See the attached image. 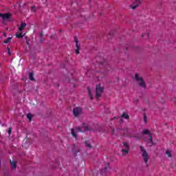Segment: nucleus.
<instances>
[{
	"instance_id": "c9c22d12",
	"label": "nucleus",
	"mask_w": 176,
	"mask_h": 176,
	"mask_svg": "<svg viewBox=\"0 0 176 176\" xmlns=\"http://www.w3.org/2000/svg\"><path fill=\"white\" fill-rule=\"evenodd\" d=\"M22 146H24V144H23Z\"/></svg>"
},
{
	"instance_id": "4be33fe9",
	"label": "nucleus",
	"mask_w": 176,
	"mask_h": 176,
	"mask_svg": "<svg viewBox=\"0 0 176 176\" xmlns=\"http://www.w3.org/2000/svg\"><path fill=\"white\" fill-rule=\"evenodd\" d=\"M10 41H12V38L8 37L6 40L4 41V43H9Z\"/></svg>"
},
{
	"instance_id": "5701e85b",
	"label": "nucleus",
	"mask_w": 176,
	"mask_h": 176,
	"mask_svg": "<svg viewBox=\"0 0 176 176\" xmlns=\"http://www.w3.org/2000/svg\"><path fill=\"white\" fill-rule=\"evenodd\" d=\"M166 153L167 156H168V157H171L172 155H171V152H170V151L167 150L166 151Z\"/></svg>"
},
{
	"instance_id": "4468645a",
	"label": "nucleus",
	"mask_w": 176,
	"mask_h": 176,
	"mask_svg": "<svg viewBox=\"0 0 176 176\" xmlns=\"http://www.w3.org/2000/svg\"><path fill=\"white\" fill-rule=\"evenodd\" d=\"M72 131V135L74 138H78V135L76 134V132H75V129H71Z\"/></svg>"
},
{
	"instance_id": "f704fd0d",
	"label": "nucleus",
	"mask_w": 176,
	"mask_h": 176,
	"mask_svg": "<svg viewBox=\"0 0 176 176\" xmlns=\"http://www.w3.org/2000/svg\"><path fill=\"white\" fill-rule=\"evenodd\" d=\"M63 68H65V66H63Z\"/></svg>"
},
{
	"instance_id": "a211bd4d",
	"label": "nucleus",
	"mask_w": 176,
	"mask_h": 176,
	"mask_svg": "<svg viewBox=\"0 0 176 176\" xmlns=\"http://www.w3.org/2000/svg\"><path fill=\"white\" fill-rule=\"evenodd\" d=\"M121 118H124L126 120L130 119V116L127 114H126L125 113H124L122 116Z\"/></svg>"
},
{
	"instance_id": "2f4dec72",
	"label": "nucleus",
	"mask_w": 176,
	"mask_h": 176,
	"mask_svg": "<svg viewBox=\"0 0 176 176\" xmlns=\"http://www.w3.org/2000/svg\"><path fill=\"white\" fill-rule=\"evenodd\" d=\"M148 37H149V33L147 34V38H148Z\"/></svg>"
},
{
	"instance_id": "f03ea898",
	"label": "nucleus",
	"mask_w": 176,
	"mask_h": 176,
	"mask_svg": "<svg viewBox=\"0 0 176 176\" xmlns=\"http://www.w3.org/2000/svg\"><path fill=\"white\" fill-rule=\"evenodd\" d=\"M140 151L142 153V156L143 157V160L144 163H146L147 167H148V161L149 160V155H148V153H146V151L144 148V146H140Z\"/></svg>"
},
{
	"instance_id": "6e6552de",
	"label": "nucleus",
	"mask_w": 176,
	"mask_h": 176,
	"mask_svg": "<svg viewBox=\"0 0 176 176\" xmlns=\"http://www.w3.org/2000/svg\"><path fill=\"white\" fill-rule=\"evenodd\" d=\"M74 41L76 42V54H79V50H80V45H79V41H78V38L74 37Z\"/></svg>"
},
{
	"instance_id": "2eb2a0df",
	"label": "nucleus",
	"mask_w": 176,
	"mask_h": 176,
	"mask_svg": "<svg viewBox=\"0 0 176 176\" xmlns=\"http://www.w3.org/2000/svg\"><path fill=\"white\" fill-rule=\"evenodd\" d=\"M83 127L80 128V126L76 127V133H83Z\"/></svg>"
},
{
	"instance_id": "412c9836",
	"label": "nucleus",
	"mask_w": 176,
	"mask_h": 176,
	"mask_svg": "<svg viewBox=\"0 0 176 176\" xmlns=\"http://www.w3.org/2000/svg\"><path fill=\"white\" fill-rule=\"evenodd\" d=\"M27 118H28V120H30V121L32 120V115L28 113V114L27 115Z\"/></svg>"
},
{
	"instance_id": "e433bc0d",
	"label": "nucleus",
	"mask_w": 176,
	"mask_h": 176,
	"mask_svg": "<svg viewBox=\"0 0 176 176\" xmlns=\"http://www.w3.org/2000/svg\"><path fill=\"white\" fill-rule=\"evenodd\" d=\"M134 138H135V136H133Z\"/></svg>"
},
{
	"instance_id": "cd10ccee",
	"label": "nucleus",
	"mask_w": 176,
	"mask_h": 176,
	"mask_svg": "<svg viewBox=\"0 0 176 176\" xmlns=\"http://www.w3.org/2000/svg\"><path fill=\"white\" fill-rule=\"evenodd\" d=\"M100 64L102 65H105V64H107V62L105 60H104V62H100Z\"/></svg>"
},
{
	"instance_id": "9b49d317",
	"label": "nucleus",
	"mask_w": 176,
	"mask_h": 176,
	"mask_svg": "<svg viewBox=\"0 0 176 176\" xmlns=\"http://www.w3.org/2000/svg\"><path fill=\"white\" fill-rule=\"evenodd\" d=\"M76 148V146L75 144H73V148L72 151L74 152V155L76 156L78 155V153L79 152V150H75Z\"/></svg>"
},
{
	"instance_id": "7c9ffc66",
	"label": "nucleus",
	"mask_w": 176,
	"mask_h": 176,
	"mask_svg": "<svg viewBox=\"0 0 176 176\" xmlns=\"http://www.w3.org/2000/svg\"><path fill=\"white\" fill-rule=\"evenodd\" d=\"M32 10L35 11V7H32Z\"/></svg>"
},
{
	"instance_id": "f8f14e48",
	"label": "nucleus",
	"mask_w": 176,
	"mask_h": 176,
	"mask_svg": "<svg viewBox=\"0 0 176 176\" xmlns=\"http://www.w3.org/2000/svg\"><path fill=\"white\" fill-rule=\"evenodd\" d=\"M111 69H112L111 68V66H109V65H107L105 67H104V74H107V72H109V71H111Z\"/></svg>"
},
{
	"instance_id": "dca6fc26",
	"label": "nucleus",
	"mask_w": 176,
	"mask_h": 176,
	"mask_svg": "<svg viewBox=\"0 0 176 176\" xmlns=\"http://www.w3.org/2000/svg\"><path fill=\"white\" fill-rule=\"evenodd\" d=\"M16 38H24V34H23V32H21V33L16 34Z\"/></svg>"
},
{
	"instance_id": "ddd939ff",
	"label": "nucleus",
	"mask_w": 176,
	"mask_h": 176,
	"mask_svg": "<svg viewBox=\"0 0 176 176\" xmlns=\"http://www.w3.org/2000/svg\"><path fill=\"white\" fill-rule=\"evenodd\" d=\"M10 164H11V167L12 168H16V167H17V163H16V162H14V161L12 162L11 160H10Z\"/></svg>"
},
{
	"instance_id": "72a5a7b5",
	"label": "nucleus",
	"mask_w": 176,
	"mask_h": 176,
	"mask_svg": "<svg viewBox=\"0 0 176 176\" xmlns=\"http://www.w3.org/2000/svg\"><path fill=\"white\" fill-rule=\"evenodd\" d=\"M107 166H109V163H107Z\"/></svg>"
},
{
	"instance_id": "1a4fd4ad",
	"label": "nucleus",
	"mask_w": 176,
	"mask_h": 176,
	"mask_svg": "<svg viewBox=\"0 0 176 176\" xmlns=\"http://www.w3.org/2000/svg\"><path fill=\"white\" fill-rule=\"evenodd\" d=\"M140 5H141V0H135V3H133L132 4V6H131V8L134 10V9H137V8H138V6H140Z\"/></svg>"
},
{
	"instance_id": "c85d7f7f",
	"label": "nucleus",
	"mask_w": 176,
	"mask_h": 176,
	"mask_svg": "<svg viewBox=\"0 0 176 176\" xmlns=\"http://www.w3.org/2000/svg\"><path fill=\"white\" fill-rule=\"evenodd\" d=\"M143 120H144V122H146V115H145V114H144V118H143Z\"/></svg>"
},
{
	"instance_id": "c756f323",
	"label": "nucleus",
	"mask_w": 176,
	"mask_h": 176,
	"mask_svg": "<svg viewBox=\"0 0 176 176\" xmlns=\"http://www.w3.org/2000/svg\"><path fill=\"white\" fill-rule=\"evenodd\" d=\"M109 35H110V36H112V35H113V32H109Z\"/></svg>"
},
{
	"instance_id": "b1692460",
	"label": "nucleus",
	"mask_w": 176,
	"mask_h": 176,
	"mask_svg": "<svg viewBox=\"0 0 176 176\" xmlns=\"http://www.w3.org/2000/svg\"><path fill=\"white\" fill-rule=\"evenodd\" d=\"M85 145H86L88 148H91V144H89L87 142H85Z\"/></svg>"
},
{
	"instance_id": "7ed1b4c3",
	"label": "nucleus",
	"mask_w": 176,
	"mask_h": 176,
	"mask_svg": "<svg viewBox=\"0 0 176 176\" xmlns=\"http://www.w3.org/2000/svg\"><path fill=\"white\" fill-rule=\"evenodd\" d=\"M0 17H1L3 20V24H6V21H10L12 20V14L10 13H0Z\"/></svg>"
},
{
	"instance_id": "bb28decb",
	"label": "nucleus",
	"mask_w": 176,
	"mask_h": 176,
	"mask_svg": "<svg viewBox=\"0 0 176 176\" xmlns=\"http://www.w3.org/2000/svg\"><path fill=\"white\" fill-rule=\"evenodd\" d=\"M8 133L9 135H10V134H12V128H10V127L9 128Z\"/></svg>"
},
{
	"instance_id": "393cba45",
	"label": "nucleus",
	"mask_w": 176,
	"mask_h": 176,
	"mask_svg": "<svg viewBox=\"0 0 176 176\" xmlns=\"http://www.w3.org/2000/svg\"><path fill=\"white\" fill-rule=\"evenodd\" d=\"M8 52L9 56H12V53L10 52V48H9V47H8Z\"/></svg>"
},
{
	"instance_id": "0eeeda50",
	"label": "nucleus",
	"mask_w": 176,
	"mask_h": 176,
	"mask_svg": "<svg viewBox=\"0 0 176 176\" xmlns=\"http://www.w3.org/2000/svg\"><path fill=\"white\" fill-rule=\"evenodd\" d=\"M82 113V109L80 107H76L73 109V115L76 117Z\"/></svg>"
},
{
	"instance_id": "aec40b11",
	"label": "nucleus",
	"mask_w": 176,
	"mask_h": 176,
	"mask_svg": "<svg viewBox=\"0 0 176 176\" xmlns=\"http://www.w3.org/2000/svg\"><path fill=\"white\" fill-rule=\"evenodd\" d=\"M105 173H107V167H105L104 169L100 170V174H102V175L105 174Z\"/></svg>"
},
{
	"instance_id": "473e14b6",
	"label": "nucleus",
	"mask_w": 176,
	"mask_h": 176,
	"mask_svg": "<svg viewBox=\"0 0 176 176\" xmlns=\"http://www.w3.org/2000/svg\"><path fill=\"white\" fill-rule=\"evenodd\" d=\"M142 36H145V34H142Z\"/></svg>"
},
{
	"instance_id": "39448f33",
	"label": "nucleus",
	"mask_w": 176,
	"mask_h": 176,
	"mask_svg": "<svg viewBox=\"0 0 176 176\" xmlns=\"http://www.w3.org/2000/svg\"><path fill=\"white\" fill-rule=\"evenodd\" d=\"M123 145L125 148H122L121 152L124 156V155H127V153H129V151L130 148L129 146V143H127L126 142H124L123 143Z\"/></svg>"
},
{
	"instance_id": "9d476101",
	"label": "nucleus",
	"mask_w": 176,
	"mask_h": 176,
	"mask_svg": "<svg viewBox=\"0 0 176 176\" xmlns=\"http://www.w3.org/2000/svg\"><path fill=\"white\" fill-rule=\"evenodd\" d=\"M27 27V23H24V22H21V25L19 28V31H23V30H24V28Z\"/></svg>"
},
{
	"instance_id": "f3484780",
	"label": "nucleus",
	"mask_w": 176,
	"mask_h": 176,
	"mask_svg": "<svg viewBox=\"0 0 176 176\" xmlns=\"http://www.w3.org/2000/svg\"><path fill=\"white\" fill-rule=\"evenodd\" d=\"M88 94L89 96V98L91 100H93L94 97H93V94L91 93V90H90V89L88 88Z\"/></svg>"
},
{
	"instance_id": "423d86ee",
	"label": "nucleus",
	"mask_w": 176,
	"mask_h": 176,
	"mask_svg": "<svg viewBox=\"0 0 176 176\" xmlns=\"http://www.w3.org/2000/svg\"><path fill=\"white\" fill-rule=\"evenodd\" d=\"M104 93V88L101 87L100 84L96 85V97H101V94Z\"/></svg>"
},
{
	"instance_id": "20e7f679",
	"label": "nucleus",
	"mask_w": 176,
	"mask_h": 176,
	"mask_svg": "<svg viewBox=\"0 0 176 176\" xmlns=\"http://www.w3.org/2000/svg\"><path fill=\"white\" fill-rule=\"evenodd\" d=\"M142 134L149 135V138L144 139V141H147V142H151V145H153V140L152 135H151V132L149 131V130L144 129L142 132Z\"/></svg>"
},
{
	"instance_id": "f257e3e1",
	"label": "nucleus",
	"mask_w": 176,
	"mask_h": 176,
	"mask_svg": "<svg viewBox=\"0 0 176 176\" xmlns=\"http://www.w3.org/2000/svg\"><path fill=\"white\" fill-rule=\"evenodd\" d=\"M135 80H137V82H138V85L139 86H140V87H143V89H145V87H146V85L145 84V81L144 80V78L140 76L138 73H136L135 74Z\"/></svg>"
},
{
	"instance_id": "6ab92c4d",
	"label": "nucleus",
	"mask_w": 176,
	"mask_h": 176,
	"mask_svg": "<svg viewBox=\"0 0 176 176\" xmlns=\"http://www.w3.org/2000/svg\"><path fill=\"white\" fill-rule=\"evenodd\" d=\"M29 78L30 80H35V78H34V74L30 73Z\"/></svg>"
},
{
	"instance_id": "a878e982",
	"label": "nucleus",
	"mask_w": 176,
	"mask_h": 176,
	"mask_svg": "<svg viewBox=\"0 0 176 176\" xmlns=\"http://www.w3.org/2000/svg\"><path fill=\"white\" fill-rule=\"evenodd\" d=\"M89 127L87 126H84V131H88Z\"/></svg>"
}]
</instances>
